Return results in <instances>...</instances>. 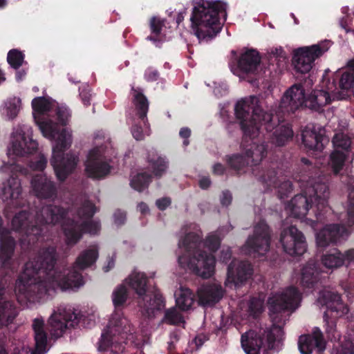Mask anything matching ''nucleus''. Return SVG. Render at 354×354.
<instances>
[{"mask_svg": "<svg viewBox=\"0 0 354 354\" xmlns=\"http://www.w3.org/2000/svg\"><path fill=\"white\" fill-rule=\"evenodd\" d=\"M150 176L145 172L133 173L130 179L131 187L138 192H142L147 187Z\"/></svg>", "mask_w": 354, "mask_h": 354, "instance_id": "4c0bfd02", "label": "nucleus"}, {"mask_svg": "<svg viewBox=\"0 0 354 354\" xmlns=\"http://www.w3.org/2000/svg\"><path fill=\"white\" fill-rule=\"evenodd\" d=\"M297 275L301 286L305 289L312 290L319 280V272L313 261L304 265Z\"/></svg>", "mask_w": 354, "mask_h": 354, "instance_id": "cd10ccee", "label": "nucleus"}, {"mask_svg": "<svg viewBox=\"0 0 354 354\" xmlns=\"http://www.w3.org/2000/svg\"><path fill=\"white\" fill-rule=\"evenodd\" d=\"M262 344L260 332L254 330L246 332L241 337V346L246 354H259Z\"/></svg>", "mask_w": 354, "mask_h": 354, "instance_id": "7c9ffc66", "label": "nucleus"}, {"mask_svg": "<svg viewBox=\"0 0 354 354\" xmlns=\"http://www.w3.org/2000/svg\"><path fill=\"white\" fill-rule=\"evenodd\" d=\"M354 91V74L342 68L330 74L326 69L322 77L319 89L314 91L310 98L313 109L322 107L336 100L351 96Z\"/></svg>", "mask_w": 354, "mask_h": 354, "instance_id": "1a4fd4ad", "label": "nucleus"}, {"mask_svg": "<svg viewBox=\"0 0 354 354\" xmlns=\"http://www.w3.org/2000/svg\"><path fill=\"white\" fill-rule=\"evenodd\" d=\"M302 140L304 145L309 149L320 152L323 150L328 139L319 131L317 133L309 127L306 128L302 132Z\"/></svg>", "mask_w": 354, "mask_h": 354, "instance_id": "c756f323", "label": "nucleus"}, {"mask_svg": "<svg viewBox=\"0 0 354 354\" xmlns=\"http://www.w3.org/2000/svg\"><path fill=\"white\" fill-rule=\"evenodd\" d=\"M21 109V100L19 97L13 96L7 98L0 107L1 115L6 120L15 118Z\"/></svg>", "mask_w": 354, "mask_h": 354, "instance_id": "473e14b6", "label": "nucleus"}, {"mask_svg": "<svg viewBox=\"0 0 354 354\" xmlns=\"http://www.w3.org/2000/svg\"><path fill=\"white\" fill-rule=\"evenodd\" d=\"M27 213L24 211L15 215L12 221V226L13 230L16 231L19 230H24L27 226Z\"/></svg>", "mask_w": 354, "mask_h": 354, "instance_id": "de8ad7c7", "label": "nucleus"}, {"mask_svg": "<svg viewBox=\"0 0 354 354\" xmlns=\"http://www.w3.org/2000/svg\"><path fill=\"white\" fill-rule=\"evenodd\" d=\"M94 145L88 151L84 162L85 172L91 178H101L111 171L110 161L114 154L109 142L104 141L103 133L94 135Z\"/></svg>", "mask_w": 354, "mask_h": 354, "instance_id": "f8f14e48", "label": "nucleus"}, {"mask_svg": "<svg viewBox=\"0 0 354 354\" xmlns=\"http://www.w3.org/2000/svg\"><path fill=\"white\" fill-rule=\"evenodd\" d=\"M279 241L283 251L289 255L300 256L306 251L305 237L295 226L284 227Z\"/></svg>", "mask_w": 354, "mask_h": 354, "instance_id": "aec40b11", "label": "nucleus"}, {"mask_svg": "<svg viewBox=\"0 0 354 354\" xmlns=\"http://www.w3.org/2000/svg\"><path fill=\"white\" fill-rule=\"evenodd\" d=\"M151 169L154 174L157 176H162L167 169V162L165 158L157 157L156 160H150Z\"/></svg>", "mask_w": 354, "mask_h": 354, "instance_id": "a18cd8bd", "label": "nucleus"}, {"mask_svg": "<svg viewBox=\"0 0 354 354\" xmlns=\"http://www.w3.org/2000/svg\"><path fill=\"white\" fill-rule=\"evenodd\" d=\"M171 204V200L169 198H162L158 199L156 202L157 207L160 210L165 209Z\"/></svg>", "mask_w": 354, "mask_h": 354, "instance_id": "6e6d98bb", "label": "nucleus"}, {"mask_svg": "<svg viewBox=\"0 0 354 354\" xmlns=\"http://www.w3.org/2000/svg\"><path fill=\"white\" fill-rule=\"evenodd\" d=\"M234 111L245 138H270L276 146H282L293 136L288 124L274 127L272 115L263 111L257 96L250 95L237 101Z\"/></svg>", "mask_w": 354, "mask_h": 354, "instance_id": "20e7f679", "label": "nucleus"}, {"mask_svg": "<svg viewBox=\"0 0 354 354\" xmlns=\"http://www.w3.org/2000/svg\"><path fill=\"white\" fill-rule=\"evenodd\" d=\"M80 96L82 97V102L85 105H88L90 104V97L91 95L88 93V91H80Z\"/></svg>", "mask_w": 354, "mask_h": 354, "instance_id": "69168bd1", "label": "nucleus"}, {"mask_svg": "<svg viewBox=\"0 0 354 354\" xmlns=\"http://www.w3.org/2000/svg\"><path fill=\"white\" fill-rule=\"evenodd\" d=\"M244 153L250 164L257 165L266 156L267 147L264 143L258 145L252 142L245 149Z\"/></svg>", "mask_w": 354, "mask_h": 354, "instance_id": "f704fd0d", "label": "nucleus"}, {"mask_svg": "<svg viewBox=\"0 0 354 354\" xmlns=\"http://www.w3.org/2000/svg\"><path fill=\"white\" fill-rule=\"evenodd\" d=\"M212 84V85L207 84V86L213 88L214 93L216 95H222L227 91V86L224 84H220L214 82Z\"/></svg>", "mask_w": 354, "mask_h": 354, "instance_id": "864d4df0", "label": "nucleus"}, {"mask_svg": "<svg viewBox=\"0 0 354 354\" xmlns=\"http://www.w3.org/2000/svg\"><path fill=\"white\" fill-rule=\"evenodd\" d=\"M113 218L116 225H121L126 219V214L124 212L118 210L114 213Z\"/></svg>", "mask_w": 354, "mask_h": 354, "instance_id": "4d7b16f0", "label": "nucleus"}, {"mask_svg": "<svg viewBox=\"0 0 354 354\" xmlns=\"http://www.w3.org/2000/svg\"><path fill=\"white\" fill-rule=\"evenodd\" d=\"M32 328L35 333V348H30L23 342L20 347L15 348V354H44L46 351V333L44 330V320L37 317L33 320Z\"/></svg>", "mask_w": 354, "mask_h": 354, "instance_id": "5701e85b", "label": "nucleus"}, {"mask_svg": "<svg viewBox=\"0 0 354 354\" xmlns=\"http://www.w3.org/2000/svg\"><path fill=\"white\" fill-rule=\"evenodd\" d=\"M137 209L142 215H147L149 213V208L148 205L143 202L140 203L138 205Z\"/></svg>", "mask_w": 354, "mask_h": 354, "instance_id": "e2e57ef3", "label": "nucleus"}, {"mask_svg": "<svg viewBox=\"0 0 354 354\" xmlns=\"http://www.w3.org/2000/svg\"><path fill=\"white\" fill-rule=\"evenodd\" d=\"M261 70V57L258 51L254 49L243 52L236 66L231 68L232 72L240 79L246 75H256Z\"/></svg>", "mask_w": 354, "mask_h": 354, "instance_id": "412c9836", "label": "nucleus"}, {"mask_svg": "<svg viewBox=\"0 0 354 354\" xmlns=\"http://www.w3.org/2000/svg\"><path fill=\"white\" fill-rule=\"evenodd\" d=\"M77 327L90 328L95 325L98 317L96 309L90 308L84 311L75 310Z\"/></svg>", "mask_w": 354, "mask_h": 354, "instance_id": "e433bc0d", "label": "nucleus"}, {"mask_svg": "<svg viewBox=\"0 0 354 354\" xmlns=\"http://www.w3.org/2000/svg\"><path fill=\"white\" fill-rule=\"evenodd\" d=\"M313 94L314 93L305 100L303 88H301L300 85H294L290 88L283 96L280 104V109L282 111H293L306 102V106L313 109V108L310 106L311 102L310 98ZM320 108L321 107H319L317 109H314V110L319 111Z\"/></svg>", "mask_w": 354, "mask_h": 354, "instance_id": "b1692460", "label": "nucleus"}, {"mask_svg": "<svg viewBox=\"0 0 354 354\" xmlns=\"http://www.w3.org/2000/svg\"><path fill=\"white\" fill-rule=\"evenodd\" d=\"M56 115L59 124L66 126L69 122L71 117V112L68 107L65 105H59L57 103V106L54 109V116Z\"/></svg>", "mask_w": 354, "mask_h": 354, "instance_id": "c03bdc74", "label": "nucleus"}, {"mask_svg": "<svg viewBox=\"0 0 354 354\" xmlns=\"http://www.w3.org/2000/svg\"><path fill=\"white\" fill-rule=\"evenodd\" d=\"M98 248L91 246L78 255L73 268H54L55 250H42L38 256L25 265L17 279L15 293L18 302L25 306L51 296L57 290L62 291L77 289L84 284L82 274L76 269L85 270L95 264L98 259Z\"/></svg>", "mask_w": 354, "mask_h": 354, "instance_id": "f257e3e1", "label": "nucleus"}, {"mask_svg": "<svg viewBox=\"0 0 354 354\" xmlns=\"http://www.w3.org/2000/svg\"><path fill=\"white\" fill-rule=\"evenodd\" d=\"M17 315V308L4 297V286L0 281V324L8 325Z\"/></svg>", "mask_w": 354, "mask_h": 354, "instance_id": "2f4dec72", "label": "nucleus"}, {"mask_svg": "<svg viewBox=\"0 0 354 354\" xmlns=\"http://www.w3.org/2000/svg\"><path fill=\"white\" fill-rule=\"evenodd\" d=\"M149 25L153 35L148 36L147 39L156 41L157 40L156 37L161 33L162 28L165 26V20L160 17H153L150 19Z\"/></svg>", "mask_w": 354, "mask_h": 354, "instance_id": "37998d69", "label": "nucleus"}, {"mask_svg": "<svg viewBox=\"0 0 354 354\" xmlns=\"http://www.w3.org/2000/svg\"><path fill=\"white\" fill-rule=\"evenodd\" d=\"M125 285L133 289L142 297L140 306L142 314L151 317L155 316L164 306L162 295L156 292L153 295H146L147 277L145 272L133 270L124 281Z\"/></svg>", "mask_w": 354, "mask_h": 354, "instance_id": "2eb2a0df", "label": "nucleus"}, {"mask_svg": "<svg viewBox=\"0 0 354 354\" xmlns=\"http://www.w3.org/2000/svg\"><path fill=\"white\" fill-rule=\"evenodd\" d=\"M127 287L124 282L115 288L111 298L115 308L122 306L128 298Z\"/></svg>", "mask_w": 354, "mask_h": 354, "instance_id": "58836bf2", "label": "nucleus"}, {"mask_svg": "<svg viewBox=\"0 0 354 354\" xmlns=\"http://www.w3.org/2000/svg\"><path fill=\"white\" fill-rule=\"evenodd\" d=\"M15 243L8 232H3L0 237L1 258L5 260L9 259L14 250Z\"/></svg>", "mask_w": 354, "mask_h": 354, "instance_id": "ea45409f", "label": "nucleus"}, {"mask_svg": "<svg viewBox=\"0 0 354 354\" xmlns=\"http://www.w3.org/2000/svg\"><path fill=\"white\" fill-rule=\"evenodd\" d=\"M334 151L330 155V165L335 174L342 169L344 162L349 156L350 138L344 133H336L333 140Z\"/></svg>", "mask_w": 354, "mask_h": 354, "instance_id": "4be33fe9", "label": "nucleus"}, {"mask_svg": "<svg viewBox=\"0 0 354 354\" xmlns=\"http://www.w3.org/2000/svg\"><path fill=\"white\" fill-rule=\"evenodd\" d=\"M317 303L326 308L324 314V322L328 337L332 340L339 341L335 345L332 353L354 354V337H344V341H340L339 333L335 329L336 319L348 312L347 305L342 301L338 294L328 290L319 292Z\"/></svg>", "mask_w": 354, "mask_h": 354, "instance_id": "9d476101", "label": "nucleus"}, {"mask_svg": "<svg viewBox=\"0 0 354 354\" xmlns=\"http://www.w3.org/2000/svg\"><path fill=\"white\" fill-rule=\"evenodd\" d=\"M292 191V185L290 181L284 180L277 187V192L280 198H283L284 196L290 193Z\"/></svg>", "mask_w": 354, "mask_h": 354, "instance_id": "603ef678", "label": "nucleus"}, {"mask_svg": "<svg viewBox=\"0 0 354 354\" xmlns=\"http://www.w3.org/2000/svg\"><path fill=\"white\" fill-rule=\"evenodd\" d=\"M139 340L129 321L122 313L115 311L111 316L106 327L102 333L98 350L104 351L116 344L131 342L139 344Z\"/></svg>", "mask_w": 354, "mask_h": 354, "instance_id": "9b49d317", "label": "nucleus"}, {"mask_svg": "<svg viewBox=\"0 0 354 354\" xmlns=\"http://www.w3.org/2000/svg\"><path fill=\"white\" fill-rule=\"evenodd\" d=\"M131 95L138 115V118L134 121L131 127V133L136 140H140L149 136L151 133L150 127L146 118L149 104L147 98L139 88H133Z\"/></svg>", "mask_w": 354, "mask_h": 354, "instance_id": "6ab92c4d", "label": "nucleus"}, {"mask_svg": "<svg viewBox=\"0 0 354 354\" xmlns=\"http://www.w3.org/2000/svg\"><path fill=\"white\" fill-rule=\"evenodd\" d=\"M251 265L248 262L233 260L227 268L225 286L236 288L246 281L252 274Z\"/></svg>", "mask_w": 354, "mask_h": 354, "instance_id": "393cba45", "label": "nucleus"}, {"mask_svg": "<svg viewBox=\"0 0 354 354\" xmlns=\"http://www.w3.org/2000/svg\"><path fill=\"white\" fill-rule=\"evenodd\" d=\"M32 192L39 198H48L55 194V187L53 183L45 175L38 174L31 180Z\"/></svg>", "mask_w": 354, "mask_h": 354, "instance_id": "c85d7f7f", "label": "nucleus"}, {"mask_svg": "<svg viewBox=\"0 0 354 354\" xmlns=\"http://www.w3.org/2000/svg\"><path fill=\"white\" fill-rule=\"evenodd\" d=\"M115 266V260L112 257V258H110L107 260V261L106 262V263L104 264V266H103V270L104 272H109V270H111Z\"/></svg>", "mask_w": 354, "mask_h": 354, "instance_id": "338daca9", "label": "nucleus"}, {"mask_svg": "<svg viewBox=\"0 0 354 354\" xmlns=\"http://www.w3.org/2000/svg\"><path fill=\"white\" fill-rule=\"evenodd\" d=\"M191 131L187 127L182 128L180 130L179 135L182 138H184L183 145L185 146H187L189 145V141L187 138L190 136Z\"/></svg>", "mask_w": 354, "mask_h": 354, "instance_id": "052dcab7", "label": "nucleus"}, {"mask_svg": "<svg viewBox=\"0 0 354 354\" xmlns=\"http://www.w3.org/2000/svg\"><path fill=\"white\" fill-rule=\"evenodd\" d=\"M271 234L264 221L255 225L252 235L248 236L241 252L254 258L264 256L270 250Z\"/></svg>", "mask_w": 354, "mask_h": 354, "instance_id": "a211bd4d", "label": "nucleus"}, {"mask_svg": "<svg viewBox=\"0 0 354 354\" xmlns=\"http://www.w3.org/2000/svg\"><path fill=\"white\" fill-rule=\"evenodd\" d=\"M174 297L177 307L183 311L191 309L194 303L192 292L188 288L183 286H180L175 291Z\"/></svg>", "mask_w": 354, "mask_h": 354, "instance_id": "72a5a7b5", "label": "nucleus"}, {"mask_svg": "<svg viewBox=\"0 0 354 354\" xmlns=\"http://www.w3.org/2000/svg\"><path fill=\"white\" fill-rule=\"evenodd\" d=\"M344 257V264L348 266L354 263V249H350L342 253Z\"/></svg>", "mask_w": 354, "mask_h": 354, "instance_id": "5fc2aeb1", "label": "nucleus"}, {"mask_svg": "<svg viewBox=\"0 0 354 354\" xmlns=\"http://www.w3.org/2000/svg\"><path fill=\"white\" fill-rule=\"evenodd\" d=\"M191 30L199 40L211 39L221 30L220 15H226L227 4L222 0H193Z\"/></svg>", "mask_w": 354, "mask_h": 354, "instance_id": "6e6552de", "label": "nucleus"}, {"mask_svg": "<svg viewBox=\"0 0 354 354\" xmlns=\"http://www.w3.org/2000/svg\"><path fill=\"white\" fill-rule=\"evenodd\" d=\"M263 309V300L260 298H254L248 304V311L253 316H257Z\"/></svg>", "mask_w": 354, "mask_h": 354, "instance_id": "09e8293b", "label": "nucleus"}, {"mask_svg": "<svg viewBox=\"0 0 354 354\" xmlns=\"http://www.w3.org/2000/svg\"><path fill=\"white\" fill-rule=\"evenodd\" d=\"M223 295L221 286L216 283L203 284L197 290L198 304L203 306L215 304L222 298Z\"/></svg>", "mask_w": 354, "mask_h": 354, "instance_id": "bb28decb", "label": "nucleus"}, {"mask_svg": "<svg viewBox=\"0 0 354 354\" xmlns=\"http://www.w3.org/2000/svg\"><path fill=\"white\" fill-rule=\"evenodd\" d=\"M46 164L47 160L46 157L42 153H39L34 161H31L30 168L33 170L42 171L46 167Z\"/></svg>", "mask_w": 354, "mask_h": 354, "instance_id": "8fccbe9b", "label": "nucleus"}, {"mask_svg": "<svg viewBox=\"0 0 354 354\" xmlns=\"http://www.w3.org/2000/svg\"><path fill=\"white\" fill-rule=\"evenodd\" d=\"M221 231L209 234L203 240L202 232L196 224H190L181 230L178 248L184 252L178 254V265L196 275L207 279L214 275L216 259L212 252L217 250L223 237Z\"/></svg>", "mask_w": 354, "mask_h": 354, "instance_id": "7ed1b4c3", "label": "nucleus"}, {"mask_svg": "<svg viewBox=\"0 0 354 354\" xmlns=\"http://www.w3.org/2000/svg\"><path fill=\"white\" fill-rule=\"evenodd\" d=\"M347 207V227L336 224L326 225L315 234L318 248H326L331 243H336L346 239L350 234L351 227L354 224V178L351 179Z\"/></svg>", "mask_w": 354, "mask_h": 354, "instance_id": "4468645a", "label": "nucleus"}, {"mask_svg": "<svg viewBox=\"0 0 354 354\" xmlns=\"http://www.w3.org/2000/svg\"><path fill=\"white\" fill-rule=\"evenodd\" d=\"M342 252L337 249L330 250L321 257L322 264L330 270L337 269L344 266Z\"/></svg>", "mask_w": 354, "mask_h": 354, "instance_id": "c9c22d12", "label": "nucleus"}, {"mask_svg": "<svg viewBox=\"0 0 354 354\" xmlns=\"http://www.w3.org/2000/svg\"><path fill=\"white\" fill-rule=\"evenodd\" d=\"M298 347L301 354H312L314 350L322 351L325 349V342L318 328L313 329L312 334L300 336Z\"/></svg>", "mask_w": 354, "mask_h": 354, "instance_id": "a878e982", "label": "nucleus"}, {"mask_svg": "<svg viewBox=\"0 0 354 354\" xmlns=\"http://www.w3.org/2000/svg\"><path fill=\"white\" fill-rule=\"evenodd\" d=\"M164 319L165 322L172 324H178L183 322V317L181 313L176 308H171L165 312Z\"/></svg>", "mask_w": 354, "mask_h": 354, "instance_id": "49530a36", "label": "nucleus"}, {"mask_svg": "<svg viewBox=\"0 0 354 354\" xmlns=\"http://www.w3.org/2000/svg\"><path fill=\"white\" fill-rule=\"evenodd\" d=\"M38 143L32 138V131L30 126L22 124L13 128L7 146V156L10 161H3L0 166L2 174L11 175L3 183L1 189L3 201L16 200L19 198L21 188L20 181L14 175L17 172L26 174L25 169L17 164L16 158L26 157L37 150Z\"/></svg>", "mask_w": 354, "mask_h": 354, "instance_id": "423d86ee", "label": "nucleus"}, {"mask_svg": "<svg viewBox=\"0 0 354 354\" xmlns=\"http://www.w3.org/2000/svg\"><path fill=\"white\" fill-rule=\"evenodd\" d=\"M328 195V187L324 183H308L304 194L295 196L287 205L286 211L290 216L302 221L308 214L309 207H312L310 204L313 203L315 196L314 202L318 211L325 206Z\"/></svg>", "mask_w": 354, "mask_h": 354, "instance_id": "ddd939ff", "label": "nucleus"}, {"mask_svg": "<svg viewBox=\"0 0 354 354\" xmlns=\"http://www.w3.org/2000/svg\"><path fill=\"white\" fill-rule=\"evenodd\" d=\"M211 182L208 177L203 176L199 180V185L202 189H207L210 185Z\"/></svg>", "mask_w": 354, "mask_h": 354, "instance_id": "0e129e2a", "label": "nucleus"}, {"mask_svg": "<svg viewBox=\"0 0 354 354\" xmlns=\"http://www.w3.org/2000/svg\"><path fill=\"white\" fill-rule=\"evenodd\" d=\"M231 257V250L228 247H223L221 251L220 259L222 261H226Z\"/></svg>", "mask_w": 354, "mask_h": 354, "instance_id": "680f3d73", "label": "nucleus"}, {"mask_svg": "<svg viewBox=\"0 0 354 354\" xmlns=\"http://www.w3.org/2000/svg\"><path fill=\"white\" fill-rule=\"evenodd\" d=\"M330 46L329 40H323L316 44L296 49L292 58L295 69L301 73H308L314 62L327 52Z\"/></svg>", "mask_w": 354, "mask_h": 354, "instance_id": "f3484780", "label": "nucleus"}, {"mask_svg": "<svg viewBox=\"0 0 354 354\" xmlns=\"http://www.w3.org/2000/svg\"><path fill=\"white\" fill-rule=\"evenodd\" d=\"M34 120L46 138L52 144L50 164L59 180H64L77 167L78 156L66 153L73 142L72 131L69 128L60 129L52 120L57 102L50 97L44 95L32 99L31 102Z\"/></svg>", "mask_w": 354, "mask_h": 354, "instance_id": "f03ea898", "label": "nucleus"}, {"mask_svg": "<svg viewBox=\"0 0 354 354\" xmlns=\"http://www.w3.org/2000/svg\"><path fill=\"white\" fill-rule=\"evenodd\" d=\"M48 331L55 339L62 337L68 330L77 327L75 310L64 305L55 308L47 321Z\"/></svg>", "mask_w": 354, "mask_h": 354, "instance_id": "dca6fc26", "label": "nucleus"}, {"mask_svg": "<svg viewBox=\"0 0 354 354\" xmlns=\"http://www.w3.org/2000/svg\"><path fill=\"white\" fill-rule=\"evenodd\" d=\"M158 74L155 69L148 68L145 73V77L147 81H155L157 80Z\"/></svg>", "mask_w": 354, "mask_h": 354, "instance_id": "13d9d810", "label": "nucleus"}, {"mask_svg": "<svg viewBox=\"0 0 354 354\" xmlns=\"http://www.w3.org/2000/svg\"><path fill=\"white\" fill-rule=\"evenodd\" d=\"M301 300V295L296 288L290 286L274 295L269 299L270 317L272 328L266 332V344L270 349H278L283 339L282 325L288 313L297 308Z\"/></svg>", "mask_w": 354, "mask_h": 354, "instance_id": "0eeeda50", "label": "nucleus"}, {"mask_svg": "<svg viewBox=\"0 0 354 354\" xmlns=\"http://www.w3.org/2000/svg\"><path fill=\"white\" fill-rule=\"evenodd\" d=\"M232 200V194L229 192H223L221 196V203L223 206H228Z\"/></svg>", "mask_w": 354, "mask_h": 354, "instance_id": "bf43d9fd", "label": "nucleus"}, {"mask_svg": "<svg viewBox=\"0 0 354 354\" xmlns=\"http://www.w3.org/2000/svg\"><path fill=\"white\" fill-rule=\"evenodd\" d=\"M264 182L269 187H274L277 189V187L282 183L281 180H279L276 176V172L274 171H270L266 174L263 179Z\"/></svg>", "mask_w": 354, "mask_h": 354, "instance_id": "3c124183", "label": "nucleus"}, {"mask_svg": "<svg viewBox=\"0 0 354 354\" xmlns=\"http://www.w3.org/2000/svg\"><path fill=\"white\" fill-rule=\"evenodd\" d=\"M226 162L228 165L236 170H239L245 166L250 165L247 157L245 153L243 154H232L226 156Z\"/></svg>", "mask_w": 354, "mask_h": 354, "instance_id": "a19ab883", "label": "nucleus"}, {"mask_svg": "<svg viewBox=\"0 0 354 354\" xmlns=\"http://www.w3.org/2000/svg\"><path fill=\"white\" fill-rule=\"evenodd\" d=\"M97 211V208L90 201L85 202L77 212L76 217L70 218L65 216L64 207L59 206H46L42 208L40 214L36 218L35 224L26 231V234L32 240V236L39 235L50 224L55 225L62 222V228L68 244L76 243L82 236V232L96 234L100 230L98 221L90 218Z\"/></svg>", "mask_w": 354, "mask_h": 354, "instance_id": "39448f33", "label": "nucleus"}, {"mask_svg": "<svg viewBox=\"0 0 354 354\" xmlns=\"http://www.w3.org/2000/svg\"><path fill=\"white\" fill-rule=\"evenodd\" d=\"M344 70H348L354 74V58L349 59L345 66V67L342 68Z\"/></svg>", "mask_w": 354, "mask_h": 354, "instance_id": "774afa93", "label": "nucleus"}, {"mask_svg": "<svg viewBox=\"0 0 354 354\" xmlns=\"http://www.w3.org/2000/svg\"><path fill=\"white\" fill-rule=\"evenodd\" d=\"M7 61L12 68H19L24 62V54L17 49H12L8 53Z\"/></svg>", "mask_w": 354, "mask_h": 354, "instance_id": "79ce46f5", "label": "nucleus"}]
</instances>
